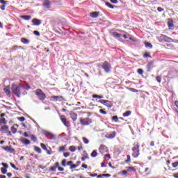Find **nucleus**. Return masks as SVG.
Returning a JSON list of instances; mask_svg holds the SVG:
<instances>
[{
  "label": "nucleus",
  "instance_id": "obj_1",
  "mask_svg": "<svg viewBox=\"0 0 178 178\" xmlns=\"http://www.w3.org/2000/svg\"><path fill=\"white\" fill-rule=\"evenodd\" d=\"M11 90L13 94L19 98L22 94V90H30V86L27 83H19L18 85L13 84L11 86Z\"/></svg>",
  "mask_w": 178,
  "mask_h": 178
},
{
  "label": "nucleus",
  "instance_id": "obj_2",
  "mask_svg": "<svg viewBox=\"0 0 178 178\" xmlns=\"http://www.w3.org/2000/svg\"><path fill=\"white\" fill-rule=\"evenodd\" d=\"M132 152V156L134 158H138L140 155V145L138 143L134 144Z\"/></svg>",
  "mask_w": 178,
  "mask_h": 178
},
{
  "label": "nucleus",
  "instance_id": "obj_3",
  "mask_svg": "<svg viewBox=\"0 0 178 178\" xmlns=\"http://www.w3.org/2000/svg\"><path fill=\"white\" fill-rule=\"evenodd\" d=\"M102 69L106 72V73H110L111 69H112V67L111 66V64L108 61H104L102 66Z\"/></svg>",
  "mask_w": 178,
  "mask_h": 178
},
{
  "label": "nucleus",
  "instance_id": "obj_4",
  "mask_svg": "<svg viewBox=\"0 0 178 178\" xmlns=\"http://www.w3.org/2000/svg\"><path fill=\"white\" fill-rule=\"evenodd\" d=\"M35 94L37 95V97H38L39 99L42 100V99H45V98H47V96L45 95V94L40 89H37L35 91Z\"/></svg>",
  "mask_w": 178,
  "mask_h": 178
},
{
  "label": "nucleus",
  "instance_id": "obj_5",
  "mask_svg": "<svg viewBox=\"0 0 178 178\" xmlns=\"http://www.w3.org/2000/svg\"><path fill=\"white\" fill-rule=\"evenodd\" d=\"M92 121L89 118H81L80 123L82 126H88V124H91Z\"/></svg>",
  "mask_w": 178,
  "mask_h": 178
},
{
  "label": "nucleus",
  "instance_id": "obj_6",
  "mask_svg": "<svg viewBox=\"0 0 178 178\" xmlns=\"http://www.w3.org/2000/svg\"><path fill=\"white\" fill-rule=\"evenodd\" d=\"M99 102L102 104V105H105V106H107L108 108H112V106H113V104H112V102L109 100L101 99L99 100Z\"/></svg>",
  "mask_w": 178,
  "mask_h": 178
},
{
  "label": "nucleus",
  "instance_id": "obj_7",
  "mask_svg": "<svg viewBox=\"0 0 178 178\" xmlns=\"http://www.w3.org/2000/svg\"><path fill=\"white\" fill-rule=\"evenodd\" d=\"M106 138L112 139L116 137V131H113L110 133H107L105 135Z\"/></svg>",
  "mask_w": 178,
  "mask_h": 178
},
{
  "label": "nucleus",
  "instance_id": "obj_8",
  "mask_svg": "<svg viewBox=\"0 0 178 178\" xmlns=\"http://www.w3.org/2000/svg\"><path fill=\"white\" fill-rule=\"evenodd\" d=\"M99 151L100 154H104V152H108V147L105 145H101L99 147Z\"/></svg>",
  "mask_w": 178,
  "mask_h": 178
},
{
  "label": "nucleus",
  "instance_id": "obj_9",
  "mask_svg": "<svg viewBox=\"0 0 178 178\" xmlns=\"http://www.w3.org/2000/svg\"><path fill=\"white\" fill-rule=\"evenodd\" d=\"M71 119L74 121L76 122L77 120V113L74 112H71L70 113Z\"/></svg>",
  "mask_w": 178,
  "mask_h": 178
},
{
  "label": "nucleus",
  "instance_id": "obj_10",
  "mask_svg": "<svg viewBox=\"0 0 178 178\" xmlns=\"http://www.w3.org/2000/svg\"><path fill=\"white\" fill-rule=\"evenodd\" d=\"M32 23L33 26H40V24H41V20L38 19H32Z\"/></svg>",
  "mask_w": 178,
  "mask_h": 178
},
{
  "label": "nucleus",
  "instance_id": "obj_11",
  "mask_svg": "<svg viewBox=\"0 0 178 178\" xmlns=\"http://www.w3.org/2000/svg\"><path fill=\"white\" fill-rule=\"evenodd\" d=\"M4 151H7V152H15V149L11 148L9 146H6L2 147Z\"/></svg>",
  "mask_w": 178,
  "mask_h": 178
},
{
  "label": "nucleus",
  "instance_id": "obj_12",
  "mask_svg": "<svg viewBox=\"0 0 178 178\" xmlns=\"http://www.w3.org/2000/svg\"><path fill=\"white\" fill-rule=\"evenodd\" d=\"M21 143H22V144H24L25 145H29L31 142L29 140V139L26 138H22L20 140Z\"/></svg>",
  "mask_w": 178,
  "mask_h": 178
},
{
  "label": "nucleus",
  "instance_id": "obj_13",
  "mask_svg": "<svg viewBox=\"0 0 178 178\" xmlns=\"http://www.w3.org/2000/svg\"><path fill=\"white\" fill-rule=\"evenodd\" d=\"M60 120H61L62 123H63L64 126H65V127H67V124L66 123L67 122V119H66L65 115L60 116Z\"/></svg>",
  "mask_w": 178,
  "mask_h": 178
},
{
  "label": "nucleus",
  "instance_id": "obj_14",
  "mask_svg": "<svg viewBox=\"0 0 178 178\" xmlns=\"http://www.w3.org/2000/svg\"><path fill=\"white\" fill-rule=\"evenodd\" d=\"M1 131H2V133H8V131H9V127H8V125L1 126Z\"/></svg>",
  "mask_w": 178,
  "mask_h": 178
},
{
  "label": "nucleus",
  "instance_id": "obj_15",
  "mask_svg": "<svg viewBox=\"0 0 178 178\" xmlns=\"http://www.w3.org/2000/svg\"><path fill=\"white\" fill-rule=\"evenodd\" d=\"M43 5L44 8H47V9H49V8H51V1H49V0H45L43 3Z\"/></svg>",
  "mask_w": 178,
  "mask_h": 178
},
{
  "label": "nucleus",
  "instance_id": "obj_16",
  "mask_svg": "<svg viewBox=\"0 0 178 178\" xmlns=\"http://www.w3.org/2000/svg\"><path fill=\"white\" fill-rule=\"evenodd\" d=\"M3 91L6 92V95H8V97H10V88H9V86L4 88Z\"/></svg>",
  "mask_w": 178,
  "mask_h": 178
},
{
  "label": "nucleus",
  "instance_id": "obj_17",
  "mask_svg": "<svg viewBox=\"0 0 178 178\" xmlns=\"http://www.w3.org/2000/svg\"><path fill=\"white\" fill-rule=\"evenodd\" d=\"M90 17H93V19H97V17H98V16H99V13H98L97 11L90 13Z\"/></svg>",
  "mask_w": 178,
  "mask_h": 178
},
{
  "label": "nucleus",
  "instance_id": "obj_18",
  "mask_svg": "<svg viewBox=\"0 0 178 178\" xmlns=\"http://www.w3.org/2000/svg\"><path fill=\"white\" fill-rule=\"evenodd\" d=\"M168 26L170 29H172V27H173L174 24H173V20H172V19H168Z\"/></svg>",
  "mask_w": 178,
  "mask_h": 178
},
{
  "label": "nucleus",
  "instance_id": "obj_19",
  "mask_svg": "<svg viewBox=\"0 0 178 178\" xmlns=\"http://www.w3.org/2000/svg\"><path fill=\"white\" fill-rule=\"evenodd\" d=\"M52 99H56V101H62V99H63V97H62V96H53Z\"/></svg>",
  "mask_w": 178,
  "mask_h": 178
},
{
  "label": "nucleus",
  "instance_id": "obj_20",
  "mask_svg": "<svg viewBox=\"0 0 178 178\" xmlns=\"http://www.w3.org/2000/svg\"><path fill=\"white\" fill-rule=\"evenodd\" d=\"M22 19H24V20H31V16L30 15H22Z\"/></svg>",
  "mask_w": 178,
  "mask_h": 178
},
{
  "label": "nucleus",
  "instance_id": "obj_21",
  "mask_svg": "<svg viewBox=\"0 0 178 178\" xmlns=\"http://www.w3.org/2000/svg\"><path fill=\"white\" fill-rule=\"evenodd\" d=\"M147 67L148 72H149V70H151V69H152L153 67L152 62H149L147 65Z\"/></svg>",
  "mask_w": 178,
  "mask_h": 178
},
{
  "label": "nucleus",
  "instance_id": "obj_22",
  "mask_svg": "<svg viewBox=\"0 0 178 178\" xmlns=\"http://www.w3.org/2000/svg\"><path fill=\"white\" fill-rule=\"evenodd\" d=\"M130 115H131V111H128L124 113L122 116H124V118H127L128 116H130Z\"/></svg>",
  "mask_w": 178,
  "mask_h": 178
},
{
  "label": "nucleus",
  "instance_id": "obj_23",
  "mask_svg": "<svg viewBox=\"0 0 178 178\" xmlns=\"http://www.w3.org/2000/svg\"><path fill=\"white\" fill-rule=\"evenodd\" d=\"M111 120H113V122H115V123H118V122H119V118H118V115H114L111 118Z\"/></svg>",
  "mask_w": 178,
  "mask_h": 178
},
{
  "label": "nucleus",
  "instance_id": "obj_24",
  "mask_svg": "<svg viewBox=\"0 0 178 178\" xmlns=\"http://www.w3.org/2000/svg\"><path fill=\"white\" fill-rule=\"evenodd\" d=\"M90 155L92 158H96V156L98 155V153L97 152V150H93Z\"/></svg>",
  "mask_w": 178,
  "mask_h": 178
},
{
  "label": "nucleus",
  "instance_id": "obj_25",
  "mask_svg": "<svg viewBox=\"0 0 178 178\" xmlns=\"http://www.w3.org/2000/svg\"><path fill=\"white\" fill-rule=\"evenodd\" d=\"M21 42H22L23 44H29L30 40H27V39H26V38H22V39H21Z\"/></svg>",
  "mask_w": 178,
  "mask_h": 178
},
{
  "label": "nucleus",
  "instance_id": "obj_26",
  "mask_svg": "<svg viewBox=\"0 0 178 178\" xmlns=\"http://www.w3.org/2000/svg\"><path fill=\"white\" fill-rule=\"evenodd\" d=\"M106 6L110 8V9H113L115 8V6L111 4L109 2H106Z\"/></svg>",
  "mask_w": 178,
  "mask_h": 178
},
{
  "label": "nucleus",
  "instance_id": "obj_27",
  "mask_svg": "<svg viewBox=\"0 0 178 178\" xmlns=\"http://www.w3.org/2000/svg\"><path fill=\"white\" fill-rule=\"evenodd\" d=\"M113 37H116L117 38H120V37H122V35H120V33H118L117 32H113Z\"/></svg>",
  "mask_w": 178,
  "mask_h": 178
},
{
  "label": "nucleus",
  "instance_id": "obj_28",
  "mask_svg": "<svg viewBox=\"0 0 178 178\" xmlns=\"http://www.w3.org/2000/svg\"><path fill=\"white\" fill-rule=\"evenodd\" d=\"M128 172H136V168L134 167H127Z\"/></svg>",
  "mask_w": 178,
  "mask_h": 178
},
{
  "label": "nucleus",
  "instance_id": "obj_29",
  "mask_svg": "<svg viewBox=\"0 0 178 178\" xmlns=\"http://www.w3.org/2000/svg\"><path fill=\"white\" fill-rule=\"evenodd\" d=\"M11 131H12L13 134H16V133L17 131V129H16V127H15V126H13L11 127Z\"/></svg>",
  "mask_w": 178,
  "mask_h": 178
},
{
  "label": "nucleus",
  "instance_id": "obj_30",
  "mask_svg": "<svg viewBox=\"0 0 178 178\" xmlns=\"http://www.w3.org/2000/svg\"><path fill=\"white\" fill-rule=\"evenodd\" d=\"M145 45L146 48H152V44L149 43V42H145Z\"/></svg>",
  "mask_w": 178,
  "mask_h": 178
},
{
  "label": "nucleus",
  "instance_id": "obj_31",
  "mask_svg": "<svg viewBox=\"0 0 178 178\" xmlns=\"http://www.w3.org/2000/svg\"><path fill=\"white\" fill-rule=\"evenodd\" d=\"M35 151L36 152H38V154H41L42 151H41V148L35 146V148H34Z\"/></svg>",
  "mask_w": 178,
  "mask_h": 178
},
{
  "label": "nucleus",
  "instance_id": "obj_32",
  "mask_svg": "<svg viewBox=\"0 0 178 178\" xmlns=\"http://www.w3.org/2000/svg\"><path fill=\"white\" fill-rule=\"evenodd\" d=\"M1 123V124H6V119H5L4 118H2L0 119V124Z\"/></svg>",
  "mask_w": 178,
  "mask_h": 178
},
{
  "label": "nucleus",
  "instance_id": "obj_33",
  "mask_svg": "<svg viewBox=\"0 0 178 178\" xmlns=\"http://www.w3.org/2000/svg\"><path fill=\"white\" fill-rule=\"evenodd\" d=\"M1 173H3V175H6V173L8 172V170H6V168H1Z\"/></svg>",
  "mask_w": 178,
  "mask_h": 178
},
{
  "label": "nucleus",
  "instance_id": "obj_34",
  "mask_svg": "<svg viewBox=\"0 0 178 178\" xmlns=\"http://www.w3.org/2000/svg\"><path fill=\"white\" fill-rule=\"evenodd\" d=\"M92 98H97L98 99H102V98H104V96H99L97 95H92Z\"/></svg>",
  "mask_w": 178,
  "mask_h": 178
},
{
  "label": "nucleus",
  "instance_id": "obj_35",
  "mask_svg": "<svg viewBox=\"0 0 178 178\" xmlns=\"http://www.w3.org/2000/svg\"><path fill=\"white\" fill-rule=\"evenodd\" d=\"M65 148H66V145L60 147V148H59V152H63V151H65Z\"/></svg>",
  "mask_w": 178,
  "mask_h": 178
},
{
  "label": "nucleus",
  "instance_id": "obj_36",
  "mask_svg": "<svg viewBox=\"0 0 178 178\" xmlns=\"http://www.w3.org/2000/svg\"><path fill=\"white\" fill-rule=\"evenodd\" d=\"M82 140L84 143V144H89L90 143V140L88 139H87L86 138H82Z\"/></svg>",
  "mask_w": 178,
  "mask_h": 178
},
{
  "label": "nucleus",
  "instance_id": "obj_37",
  "mask_svg": "<svg viewBox=\"0 0 178 178\" xmlns=\"http://www.w3.org/2000/svg\"><path fill=\"white\" fill-rule=\"evenodd\" d=\"M50 136V140H56V136H55L54 134L51 133Z\"/></svg>",
  "mask_w": 178,
  "mask_h": 178
},
{
  "label": "nucleus",
  "instance_id": "obj_38",
  "mask_svg": "<svg viewBox=\"0 0 178 178\" xmlns=\"http://www.w3.org/2000/svg\"><path fill=\"white\" fill-rule=\"evenodd\" d=\"M69 149L71 152H74L76 151V147L74 146H70Z\"/></svg>",
  "mask_w": 178,
  "mask_h": 178
},
{
  "label": "nucleus",
  "instance_id": "obj_39",
  "mask_svg": "<svg viewBox=\"0 0 178 178\" xmlns=\"http://www.w3.org/2000/svg\"><path fill=\"white\" fill-rule=\"evenodd\" d=\"M31 140H32V141H37V137L35 135H31Z\"/></svg>",
  "mask_w": 178,
  "mask_h": 178
},
{
  "label": "nucleus",
  "instance_id": "obj_40",
  "mask_svg": "<svg viewBox=\"0 0 178 178\" xmlns=\"http://www.w3.org/2000/svg\"><path fill=\"white\" fill-rule=\"evenodd\" d=\"M76 168H79V164H72L70 166V169H76Z\"/></svg>",
  "mask_w": 178,
  "mask_h": 178
},
{
  "label": "nucleus",
  "instance_id": "obj_41",
  "mask_svg": "<svg viewBox=\"0 0 178 178\" xmlns=\"http://www.w3.org/2000/svg\"><path fill=\"white\" fill-rule=\"evenodd\" d=\"M45 151L47 152V155H51L52 154V150L51 149V148H49V149H48L47 148Z\"/></svg>",
  "mask_w": 178,
  "mask_h": 178
},
{
  "label": "nucleus",
  "instance_id": "obj_42",
  "mask_svg": "<svg viewBox=\"0 0 178 178\" xmlns=\"http://www.w3.org/2000/svg\"><path fill=\"white\" fill-rule=\"evenodd\" d=\"M89 176H90V177H97L98 176V175L97 173L95 174H91V172H88Z\"/></svg>",
  "mask_w": 178,
  "mask_h": 178
},
{
  "label": "nucleus",
  "instance_id": "obj_43",
  "mask_svg": "<svg viewBox=\"0 0 178 178\" xmlns=\"http://www.w3.org/2000/svg\"><path fill=\"white\" fill-rule=\"evenodd\" d=\"M129 91H131V92H138V90H137V89L133 88H130Z\"/></svg>",
  "mask_w": 178,
  "mask_h": 178
},
{
  "label": "nucleus",
  "instance_id": "obj_44",
  "mask_svg": "<svg viewBox=\"0 0 178 178\" xmlns=\"http://www.w3.org/2000/svg\"><path fill=\"white\" fill-rule=\"evenodd\" d=\"M40 147H41V148H42V149H44V151L47 149V146H46L45 144H44V143H41V144H40Z\"/></svg>",
  "mask_w": 178,
  "mask_h": 178
},
{
  "label": "nucleus",
  "instance_id": "obj_45",
  "mask_svg": "<svg viewBox=\"0 0 178 178\" xmlns=\"http://www.w3.org/2000/svg\"><path fill=\"white\" fill-rule=\"evenodd\" d=\"M156 80L158 83H161L162 81V78L161 76H156Z\"/></svg>",
  "mask_w": 178,
  "mask_h": 178
},
{
  "label": "nucleus",
  "instance_id": "obj_46",
  "mask_svg": "<svg viewBox=\"0 0 178 178\" xmlns=\"http://www.w3.org/2000/svg\"><path fill=\"white\" fill-rule=\"evenodd\" d=\"M10 166L15 169V170H19L18 168H16V165L15 164H13V163H10Z\"/></svg>",
  "mask_w": 178,
  "mask_h": 178
},
{
  "label": "nucleus",
  "instance_id": "obj_47",
  "mask_svg": "<svg viewBox=\"0 0 178 178\" xmlns=\"http://www.w3.org/2000/svg\"><path fill=\"white\" fill-rule=\"evenodd\" d=\"M43 134H44V136H50L51 132L48 131H43Z\"/></svg>",
  "mask_w": 178,
  "mask_h": 178
},
{
  "label": "nucleus",
  "instance_id": "obj_48",
  "mask_svg": "<svg viewBox=\"0 0 178 178\" xmlns=\"http://www.w3.org/2000/svg\"><path fill=\"white\" fill-rule=\"evenodd\" d=\"M18 120H19V122H24L26 118L24 117H19L18 118Z\"/></svg>",
  "mask_w": 178,
  "mask_h": 178
},
{
  "label": "nucleus",
  "instance_id": "obj_49",
  "mask_svg": "<svg viewBox=\"0 0 178 178\" xmlns=\"http://www.w3.org/2000/svg\"><path fill=\"white\" fill-rule=\"evenodd\" d=\"M0 3H3V5H7L8 4V1L0 0Z\"/></svg>",
  "mask_w": 178,
  "mask_h": 178
},
{
  "label": "nucleus",
  "instance_id": "obj_50",
  "mask_svg": "<svg viewBox=\"0 0 178 178\" xmlns=\"http://www.w3.org/2000/svg\"><path fill=\"white\" fill-rule=\"evenodd\" d=\"M50 170H51V172H56V166L54 165V166L51 167V168H50Z\"/></svg>",
  "mask_w": 178,
  "mask_h": 178
},
{
  "label": "nucleus",
  "instance_id": "obj_51",
  "mask_svg": "<svg viewBox=\"0 0 178 178\" xmlns=\"http://www.w3.org/2000/svg\"><path fill=\"white\" fill-rule=\"evenodd\" d=\"M144 58H151V54H149V53H145L144 54Z\"/></svg>",
  "mask_w": 178,
  "mask_h": 178
},
{
  "label": "nucleus",
  "instance_id": "obj_52",
  "mask_svg": "<svg viewBox=\"0 0 178 178\" xmlns=\"http://www.w3.org/2000/svg\"><path fill=\"white\" fill-rule=\"evenodd\" d=\"M1 165L3 166V168H5V169H8L9 168V165L5 163H2Z\"/></svg>",
  "mask_w": 178,
  "mask_h": 178
},
{
  "label": "nucleus",
  "instance_id": "obj_53",
  "mask_svg": "<svg viewBox=\"0 0 178 178\" xmlns=\"http://www.w3.org/2000/svg\"><path fill=\"white\" fill-rule=\"evenodd\" d=\"M172 167L177 168L178 166V161L172 163Z\"/></svg>",
  "mask_w": 178,
  "mask_h": 178
},
{
  "label": "nucleus",
  "instance_id": "obj_54",
  "mask_svg": "<svg viewBox=\"0 0 178 178\" xmlns=\"http://www.w3.org/2000/svg\"><path fill=\"white\" fill-rule=\"evenodd\" d=\"M138 74H143L144 73V71L143 70V69H138Z\"/></svg>",
  "mask_w": 178,
  "mask_h": 178
},
{
  "label": "nucleus",
  "instance_id": "obj_55",
  "mask_svg": "<svg viewBox=\"0 0 178 178\" xmlns=\"http://www.w3.org/2000/svg\"><path fill=\"white\" fill-rule=\"evenodd\" d=\"M61 164H62V166H64V167L66 166V159H63L62 161Z\"/></svg>",
  "mask_w": 178,
  "mask_h": 178
},
{
  "label": "nucleus",
  "instance_id": "obj_56",
  "mask_svg": "<svg viewBox=\"0 0 178 178\" xmlns=\"http://www.w3.org/2000/svg\"><path fill=\"white\" fill-rule=\"evenodd\" d=\"M33 34H34L35 35H37V37H39V35H40V32H38V31H33Z\"/></svg>",
  "mask_w": 178,
  "mask_h": 178
},
{
  "label": "nucleus",
  "instance_id": "obj_57",
  "mask_svg": "<svg viewBox=\"0 0 178 178\" xmlns=\"http://www.w3.org/2000/svg\"><path fill=\"white\" fill-rule=\"evenodd\" d=\"M100 113H102V115H106V111H104V109L99 110Z\"/></svg>",
  "mask_w": 178,
  "mask_h": 178
},
{
  "label": "nucleus",
  "instance_id": "obj_58",
  "mask_svg": "<svg viewBox=\"0 0 178 178\" xmlns=\"http://www.w3.org/2000/svg\"><path fill=\"white\" fill-rule=\"evenodd\" d=\"M67 165L68 166H70V168H71V166L73 165V161H68Z\"/></svg>",
  "mask_w": 178,
  "mask_h": 178
},
{
  "label": "nucleus",
  "instance_id": "obj_59",
  "mask_svg": "<svg viewBox=\"0 0 178 178\" xmlns=\"http://www.w3.org/2000/svg\"><path fill=\"white\" fill-rule=\"evenodd\" d=\"M158 12H163L164 9L162 7H159L157 8Z\"/></svg>",
  "mask_w": 178,
  "mask_h": 178
},
{
  "label": "nucleus",
  "instance_id": "obj_60",
  "mask_svg": "<svg viewBox=\"0 0 178 178\" xmlns=\"http://www.w3.org/2000/svg\"><path fill=\"white\" fill-rule=\"evenodd\" d=\"M162 38L165 41H168L169 40L168 37L166 35H162Z\"/></svg>",
  "mask_w": 178,
  "mask_h": 178
},
{
  "label": "nucleus",
  "instance_id": "obj_61",
  "mask_svg": "<svg viewBox=\"0 0 178 178\" xmlns=\"http://www.w3.org/2000/svg\"><path fill=\"white\" fill-rule=\"evenodd\" d=\"M70 156V153H69V152L64 153L65 158H67V156Z\"/></svg>",
  "mask_w": 178,
  "mask_h": 178
},
{
  "label": "nucleus",
  "instance_id": "obj_62",
  "mask_svg": "<svg viewBox=\"0 0 178 178\" xmlns=\"http://www.w3.org/2000/svg\"><path fill=\"white\" fill-rule=\"evenodd\" d=\"M88 155H87V156H83V157H82L81 158V161H86V159H88Z\"/></svg>",
  "mask_w": 178,
  "mask_h": 178
},
{
  "label": "nucleus",
  "instance_id": "obj_63",
  "mask_svg": "<svg viewBox=\"0 0 178 178\" xmlns=\"http://www.w3.org/2000/svg\"><path fill=\"white\" fill-rule=\"evenodd\" d=\"M6 4H3L2 6H1L0 8L1 9V10H5V6Z\"/></svg>",
  "mask_w": 178,
  "mask_h": 178
},
{
  "label": "nucleus",
  "instance_id": "obj_64",
  "mask_svg": "<svg viewBox=\"0 0 178 178\" xmlns=\"http://www.w3.org/2000/svg\"><path fill=\"white\" fill-rule=\"evenodd\" d=\"M173 176H174L175 178H178V173L175 174Z\"/></svg>",
  "mask_w": 178,
  "mask_h": 178
}]
</instances>
